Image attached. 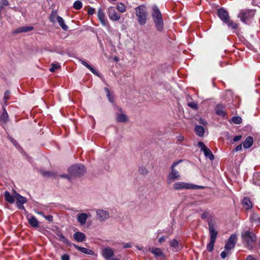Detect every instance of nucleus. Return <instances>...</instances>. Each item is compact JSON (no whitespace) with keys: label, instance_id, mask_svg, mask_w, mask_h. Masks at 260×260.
I'll return each instance as SVG.
<instances>
[{"label":"nucleus","instance_id":"obj_1","mask_svg":"<svg viewBox=\"0 0 260 260\" xmlns=\"http://www.w3.org/2000/svg\"><path fill=\"white\" fill-rule=\"evenodd\" d=\"M68 172V175H62L60 176L69 180L74 177H81L85 173L86 169L82 165L75 164L70 167Z\"/></svg>","mask_w":260,"mask_h":260},{"label":"nucleus","instance_id":"obj_2","mask_svg":"<svg viewBox=\"0 0 260 260\" xmlns=\"http://www.w3.org/2000/svg\"><path fill=\"white\" fill-rule=\"evenodd\" d=\"M152 16L154 22L155 28L158 31H162L164 29V22L160 11L158 7L154 6L152 8Z\"/></svg>","mask_w":260,"mask_h":260},{"label":"nucleus","instance_id":"obj_3","mask_svg":"<svg viewBox=\"0 0 260 260\" xmlns=\"http://www.w3.org/2000/svg\"><path fill=\"white\" fill-rule=\"evenodd\" d=\"M242 238L246 247L249 249H252L256 241L255 234L249 231H247L242 234Z\"/></svg>","mask_w":260,"mask_h":260},{"label":"nucleus","instance_id":"obj_4","mask_svg":"<svg viewBox=\"0 0 260 260\" xmlns=\"http://www.w3.org/2000/svg\"><path fill=\"white\" fill-rule=\"evenodd\" d=\"M182 161V160L180 159L178 161H175L171 165V172L169 174L167 177V180L169 183H172L175 180H179L181 179V176L179 172L177 170H176L175 168L177 165L181 162Z\"/></svg>","mask_w":260,"mask_h":260},{"label":"nucleus","instance_id":"obj_5","mask_svg":"<svg viewBox=\"0 0 260 260\" xmlns=\"http://www.w3.org/2000/svg\"><path fill=\"white\" fill-rule=\"evenodd\" d=\"M204 188L203 186H200L197 185L192 184L191 183H185L183 182H176L173 185V188L175 190H182V189H199Z\"/></svg>","mask_w":260,"mask_h":260},{"label":"nucleus","instance_id":"obj_6","mask_svg":"<svg viewBox=\"0 0 260 260\" xmlns=\"http://www.w3.org/2000/svg\"><path fill=\"white\" fill-rule=\"evenodd\" d=\"M138 21L141 25L145 24L146 22L147 13L144 6H140L135 9Z\"/></svg>","mask_w":260,"mask_h":260},{"label":"nucleus","instance_id":"obj_7","mask_svg":"<svg viewBox=\"0 0 260 260\" xmlns=\"http://www.w3.org/2000/svg\"><path fill=\"white\" fill-rule=\"evenodd\" d=\"M255 12L253 10H241L238 14V18L244 23H247L254 15Z\"/></svg>","mask_w":260,"mask_h":260},{"label":"nucleus","instance_id":"obj_8","mask_svg":"<svg viewBox=\"0 0 260 260\" xmlns=\"http://www.w3.org/2000/svg\"><path fill=\"white\" fill-rule=\"evenodd\" d=\"M198 146L201 148V151H203L206 157H208L210 160H213L214 159V156L212 151L205 146L203 142H199Z\"/></svg>","mask_w":260,"mask_h":260},{"label":"nucleus","instance_id":"obj_9","mask_svg":"<svg viewBox=\"0 0 260 260\" xmlns=\"http://www.w3.org/2000/svg\"><path fill=\"white\" fill-rule=\"evenodd\" d=\"M210 234V240L216 241L217 236V231L216 230L214 222L211 219L208 222Z\"/></svg>","mask_w":260,"mask_h":260},{"label":"nucleus","instance_id":"obj_10","mask_svg":"<svg viewBox=\"0 0 260 260\" xmlns=\"http://www.w3.org/2000/svg\"><path fill=\"white\" fill-rule=\"evenodd\" d=\"M237 241V236L236 234H232L228 239L227 243H226L224 247L226 250H231L233 249L236 245Z\"/></svg>","mask_w":260,"mask_h":260},{"label":"nucleus","instance_id":"obj_11","mask_svg":"<svg viewBox=\"0 0 260 260\" xmlns=\"http://www.w3.org/2000/svg\"><path fill=\"white\" fill-rule=\"evenodd\" d=\"M96 215L98 218L101 221H104L109 218V212L102 209L97 210Z\"/></svg>","mask_w":260,"mask_h":260},{"label":"nucleus","instance_id":"obj_12","mask_svg":"<svg viewBox=\"0 0 260 260\" xmlns=\"http://www.w3.org/2000/svg\"><path fill=\"white\" fill-rule=\"evenodd\" d=\"M217 14L218 16L223 22H226L228 21V19H230L228 11L223 8H220L217 10Z\"/></svg>","mask_w":260,"mask_h":260},{"label":"nucleus","instance_id":"obj_13","mask_svg":"<svg viewBox=\"0 0 260 260\" xmlns=\"http://www.w3.org/2000/svg\"><path fill=\"white\" fill-rule=\"evenodd\" d=\"M108 13L110 19L112 20L117 21L120 18V15L116 12L113 7H110L108 9Z\"/></svg>","mask_w":260,"mask_h":260},{"label":"nucleus","instance_id":"obj_14","mask_svg":"<svg viewBox=\"0 0 260 260\" xmlns=\"http://www.w3.org/2000/svg\"><path fill=\"white\" fill-rule=\"evenodd\" d=\"M98 17L101 23V24L106 26L108 24V22L105 18V15L104 11L101 8H100L98 11Z\"/></svg>","mask_w":260,"mask_h":260},{"label":"nucleus","instance_id":"obj_15","mask_svg":"<svg viewBox=\"0 0 260 260\" xmlns=\"http://www.w3.org/2000/svg\"><path fill=\"white\" fill-rule=\"evenodd\" d=\"M90 216V214H86V213H80L78 214L77 216V219L78 222L81 225H83L85 224L86 223V220L88 217Z\"/></svg>","mask_w":260,"mask_h":260},{"label":"nucleus","instance_id":"obj_16","mask_svg":"<svg viewBox=\"0 0 260 260\" xmlns=\"http://www.w3.org/2000/svg\"><path fill=\"white\" fill-rule=\"evenodd\" d=\"M27 218L28 223L32 227L38 228L39 226V222L35 216H28Z\"/></svg>","mask_w":260,"mask_h":260},{"label":"nucleus","instance_id":"obj_17","mask_svg":"<svg viewBox=\"0 0 260 260\" xmlns=\"http://www.w3.org/2000/svg\"><path fill=\"white\" fill-rule=\"evenodd\" d=\"M9 120L8 114L6 109L3 107V111L0 113V123L6 124Z\"/></svg>","mask_w":260,"mask_h":260},{"label":"nucleus","instance_id":"obj_18","mask_svg":"<svg viewBox=\"0 0 260 260\" xmlns=\"http://www.w3.org/2000/svg\"><path fill=\"white\" fill-rule=\"evenodd\" d=\"M74 247L78 250L79 251L81 252L82 253H83L84 254H86L90 255H94V252L91 249H87L84 247H80L76 244H73Z\"/></svg>","mask_w":260,"mask_h":260},{"label":"nucleus","instance_id":"obj_19","mask_svg":"<svg viewBox=\"0 0 260 260\" xmlns=\"http://www.w3.org/2000/svg\"><path fill=\"white\" fill-rule=\"evenodd\" d=\"M224 106L222 104H218L216 105L215 111L217 115L224 117L225 116V112L224 111Z\"/></svg>","mask_w":260,"mask_h":260},{"label":"nucleus","instance_id":"obj_20","mask_svg":"<svg viewBox=\"0 0 260 260\" xmlns=\"http://www.w3.org/2000/svg\"><path fill=\"white\" fill-rule=\"evenodd\" d=\"M75 240L79 242H82L85 241L86 239L85 235L80 232H75L73 235Z\"/></svg>","mask_w":260,"mask_h":260},{"label":"nucleus","instance_id":"obj_21","mask_svg":"<svg viewBox=\"0 0 260 260\" xmlns=\"http://www.w3.org/2000/svg\"><path fill=\"white\" fill-rule=\"evenodd\" d=\"M103 256L107 259L111 258L114 255V252L110 248H106L103 250Z\"/></svg>","mask_w":260,"mask_h":260},{"label":"nucleus","instance_id":"obj_22","mask_svg":"<svg viewBox=\"0 0 260 260\" xmlns=\"http://www.w3.org/2000/svg\"><path fill=\"white\" fill-rule=\"evenodd\" d=\"M34 27L31 26H23L20 27L18 28H17L16 30H14V33L15 34H18V33H21V32H28L29 31H31L33 30Z\"/></svg>","mask_w":260,"mask_h":260},{"label":"nucleus","instance_id":"obj_23","mask_svg":"<svg viewBox=\"0 0 260 260\" xmlns=\"http://www.w3.org/2000/svg\"><path fill=\"white\" fill-rule=\"evenodd\" d=\"M253 144V139L252 137L249 136L246 138L243 143V146L244 148L247 149L250 148Z\"/></svg>","mask_w":260,"mask_h":260},{"label":"nucleus","instance_id":"obj_24","mask_svg":"<svg viewBox=\"0 0 260 260\" xmlns=\"http://www.w3.org/2000/svg\"><path fill=\"white\" fill-rule=\"evenodd\" d=\"M4 197L6 201L7 202L10 204H13L15 202V198L8 191L5 192Z\"/></svg>","mask_w":260,"mask_h":260},{"label":"nucleus","instance_id":"obj_25","mask_svg":"<svg viewBox=\"0 0 260 260\" xmlns=\"http://www.w3.org/2000/svg\"><path fill=\"white\" fill-rule=\"evenodd\" d=\"M170 245L174 250L176 251H179L181 249V246L179 245L178 241L176 239H173L170 241Z\"/></svg>","mask_w":260,"mask_h":260},{"label":"nucleus","instance_id":"obj_26","mask_svg":"<svg viewBox=\"0 0 260 260\" xmlns=\"http://www.w3.org/2000/svg\"><path fill=\"white\" fill-rule=\"evenodd\" d=\"M80 62L85 67H86L88 69H89L93 74H94L96 76H99V73L94 69H93L91 66H90L89 64H88L85 61L80 59Z\"/></svg>","mask_w":260,"mask_h":260},{"label":"nucleus","instance_id":"obj_27","mask_svg":"<svg viewBox=\"0 0 260 260\" xmlns=\"http://www.w3.org/2000/svg\"><path fill=\"white\" fill-rule=\"evenodd\" d=\"M194 131L196 134L200 137H202L205 133L204 128L203 126L199 125L195 126Z\"/></svg>","mask_w":260,"mask_h":260},{"label":"nucleus","instance_id":"obj_28","mask_svg":"<svg viewBox=\"0 0 260 260\" xmlns=\"http://www.w3.org/2000/svg\"><path fill=\"white\" fill-rule=\"evenodd\" d=\"M57 21L59 24L60 26L64 30H67L68 29V26L64 23V20L59 16L56 17Z\"/></svg>","mask_w":260,"mask_h":260},{"label":"nucleus","instance_id":"obj_29","mask_svg":"<svg viewBox=\"0 0 260 260\" xmlns=\"http://www.w3.org/2000/svg\"><path fill=\"white\" fill-rule=\"evenodd\" d=\"M243 207L246 209H250L252 208V203L250 199L247 197H245L243 201Z\"/></svg>","mask_w":260,"mask_h":260},{"label":"nucleus","instance_id":"obj_30","mask_svg":"<svg viewBox=\"0 0 260 260\" xmlns=\"http://www.w3.org/2000/svg\"><path fill=\"white\" fill-rule=\"evenodd\" d=\"M56 235L58 237V240L66 244H69V242L68 240L64 236L62 233L60 231H58L56 233Z\"/></svg>","mask_w":260,"mask_h":260},{"label":"nucleus","instance_id":"obj_31","mask_svg":"<svg viewBox=\"0 0 260 260\" xmlns=\"http://www.w3.org/2000/svg\"><path fill=\"white\" fill-rule=\"evenodd\" d=\"M15 198L17 200L16 203H19V204H24L27 202V199L25 197L21 196L18 193H16Z\"/></svg>","mask_w":260,"mask_h":260},{"label":"nucleus","instance_id":"obj_32","mask_svg":"<svg viewBox=\"0 0 260 260\" xmlns=\"http://www.w3.org/2000/svg\"><path fill=\"white\" fill-rule=\"evenodd\" d=\"M116 119L119 122H126L128 121L127 116L124 114H117Z\"/></svg>","mask_w":260,"mask_h":260},{"label":"nucleus","instance_id":"obj_33","mask_svg":"<svg viewBox=\"0 0 260 260\" xmlns=\"http://www.w3.org/2000/svg\"><path fill=\"white\" fill-rule=\"evenodd\" d=\"M151 252L156 256H161L163 255V253L158 248H152Z\"/></svg>","mask_w":260,"mask_h":260},{"label":"nucleus","instance_id":"obj_34","mask_svg":"<svg viewBox=\"0 0 260 260\" xmlns=\"http://www.w3.org/2000/svg\"><path fill=\"white\" fill-rule=\"evenodd\" d=\"M41 173L43 176L46 177H55L56 176L55 173L53 172L41 171Z\"/></svg>","mask_w":260,"mask_h":260},{"label":"nucleus","instance_id":"obj_35","mask_svg":"<svg viewBox=\"0 0 260 260\" xmlns=\"http://www.w3.org/2000/svg\"><path fill=\"white\" fill-rule=\"evenodd\" d=\"M224 23L228 25L229 27L232 29H236L238 26L236 23L232 20H230V19H228V21L224 22Z\"/></svg>","mask_w":260,"mask_h":260},{"label":"nucleus","instance_id":"obj_36","mask_svg":"<svg viewBox=\"0 0 260 260\" xmlns=\"http://www.w3.org/2000/svg\"><path fill=\"white\" fill-rule=\"evenodd\" d=\"M216 241L210 240L209 243L207 245V249L209 252L213 251L214 249V243Z\"/></svg>","mask_w":260,"mask_h":260},{"label":"nucleus","instance_id":"obj_37","mask_svg":"<svg viewBox=\"0 0 260 260\" xmlns=\"http://www.w3.org/2000/svg\"><path fill=\"white\" fill-rule=\"evenodd\" d=\"M242 121V119L240 116H234L231 119V122L234 124H240Z\"/></svg>","mask_w":260,"mask_h":260},{"label":"nucleus","instance_id":"obj_38","mask_svg":"<svg viewBox=\"0 0 260 260\" xmlns=\"http://www.w3.org/2000/svg\"><path fill=\"white\" fill-rule=\"evenodd\" d=\"M73 7L75 10H79L82 7V3L79 1H76L74 3Z\"/></svg>","mask_w":260,"mask_h":260},{"label":"nucleus","instance_id":"obj_39","mask_svg":"<svg viewBox=\"0 0 260 260\" xmlns=\"http://www.w3.org/2000/svg\"><path fill=\"white\" fill-rule=\"evenodd\" d=\"M251 218L253 221L260 223V217H259L257 214H252L251 216Z\"/></svg>","mask_w":260,"mask_h":260},{"label":"nucleus","instance_id":"obj_40","mask_svg":"<svg viewBox=\"0 0 260 260\" xmlns=\"http://www.w3.org/2000/svg\"><path fill=\"white\" fill-rule=\"evenodd\" d=\"M188 106L193 110H198V105L197 103L194 102H190L187 104Z\"/></svg>","mask_w":260,"mask_h":260},{"label":"nucleus","instance_id":"obj_41","mask_svg":"<svg viewBox=\"0 0 260 260\" xmlns=\"http://www.w3.org/2000/svg\"><path fill=\"white\" fill-rule=\"evenodd\" d=\"M139 172L140 174L144 175H146L148 173V171L145 167H141L139 168Z\"/></svg>","mask_w":260,"mask_h":260},{"label":"nucleus","instance_id":"obj_42","mask_svg":"<svg viewBox=\"0 0 260 260\" xmlns=\"http://www.w3.org/2000/svg\"><path fill=\"white\" fill-rule=\"evenodd\" d=\"M105 90L107 92V96L108 97L109 101L111 103H113L114 102V99L112 97V96L110 94L109 90L107 87L105 88Z\"/></svg>","mask_w":260,"mask_h":260},{"label":"nucleus","instance_id":"obj_43","mask_svg":"<svg viewBox=\"0 0 260 260\" xmlns=\"http://www.w3.org/2000/svg\"><path fill=\"white\" fill-rule=\"evenodd\" d=\"M60 68V66L59 64L52 63L51 64V68L50 69L51 72H54L55 71Z\"/></svg>","mask_w":260,"mask_h":260},{"label":"nucleus","instance_id":"obj_44","mask_svg":"<svg viewBox=\"0 0 260 260\" xmlns=\"http://www.w3.org/2000/svg\"><path fill=\"white\" fill-rule=\"evenodd\" d=\"M57 16L56 12H52L50 17V21L52 22H54L55 21V19L56 18Z\"/></svg>","mask_w":260,"mask_h":260},{"label":"nucleus","instance_id":"obj_45","mask_svg":"<svg viewBox=\"0 0 260 260\" xmlns=\"http://www.w3.org/2000/svg\"><path fill=\"white\" fill-rule=\"evenodd\" d=\"M10 91L9 90H6L4 93V100L5 102H7L10 99Z\"/></svg>","mask_w":260,"mask_h":260},{"label":"nucleus","instance_id":"obj_46","mask_svg":"<svg viewBox=\"0 0 260 260\" xmlns=\"http://www.w3.org/2000/svg\"><path fill=\"white\" fill-rule=\"evenodd\" d=\"M117 9L120 12H124L125 11V6L124 5L121 4L120 5L117 6Z\"/></svg>","mask_w":260,"mask_h":260},{"label":"nucleus","instance_id":"obj_47","mask_svg":"<svg viewBox=\"0 0 260 260\" xmlns=\"http://www.w3.org/2000/svg\"><path fill=\"white\" fill-rule=\"evenodd\" d=\"M43 217L46 219L48 221H50V222H52L53 220V217L52 215H43Z\"/></svg>","mask_w":260,"mask_h":260},{"label":"nucleus","instance_id":"obj_48","mask_svg":"<svg viewBox=\"0 0 260 260\" xmlns=\"http://www.w3.org/2000/svg\"><path fill=\"white\" fill-rule=\"evenodd\" d=\"M70 257L69 254H64L62 255L61 257V260H70Z\"/></svg>","mask_w":260,"mask_h":260},{"label":"nucleus","instance_id":"obj_49","mask_svg":"<svg viewBox=\"0 0 260 260\" xmlns=\"http://www.w3.org/2000/svg\"><path fill=\"white\" fill-rule=\"evenodd\" d=\"M94 12H95V9L93 8L90 7L88 9V14L89 15H91L93 14L94 13Z\"/></svg>","mask_w":260,"mask_h":260},{"label":"nucleus","instance_id":"obj_50","mask_svg":"<svg viewBox=\"0 0 260 260\" xmlns=\"http://www.w3.org/2000/svg\"><path fill=\"white\" fill-rule=\"evenodd\" d=\"M241 138H242V136H241V135L235 136L233 138V141L234 142H237V141L240 140Z\"/></svg>","mask_w":260,"mask_h":260},{"label":"nucleus","instance_id":"obj_51","mask_svg":"<svg viewBox=\"0 0 260 260\" xmlns=\"http://www.w3.org/2000/svg\"><path fill=\"white\" fill-rule=\"evenodd\" d=\"M10 140L11 141V142L16 146V147H17L19 146V144L18 143H17V142L14 140V139H13L12 138H9Z\"/></svg>","mask_w":260,"mask_h":260},{"label":"nucleus","instance_id":"obj_52","mask_svg":"<svg viewBox=\"0 0 260 260\" xmlns=\"http://www.w3.org/2000/svg\"><path fill=\"white\" fill-rule=\"evenodd\" d=\"M177 139L178 142L181 143L184 140V138L182 135H180L177 137Z\"/></svg>","mask_w":260,"mask_h":260},{"label":"nucleus","instance_id":"obj_53","mask_svg":"<svg viewBox=\"0 0 260 260\" xmlns=\"http://www.w3.org/2000/svg\"><path fill=\"white\" fill-rule=\"evenodd\" d=\"M209 213L208 212H204L202 215L201 217L202 219H206L208 217Z\"/></svg>","mask_w":260,"mask_h":260},{"label":"nucleus","instance_id":"obj_54","mask_svg":"<svg viewBox=\"0 0 260 260\" xmlns=\"http://www.w3.org/2000/svg\"><path fill=\"white\" fill-rule=\"evenodd\" d=\"M23 204H19V203H16V205L17 207L20 209L24 210V207L23 205Z\"/></svg>","mask_w":260,"mask_h":260},{"label":"nucleus","instance_id":"obj_55","mask_svg":"<svg viewBox=\"0 0 260 260\" xmlns=\"http://www.w3.org/2000/svg\"><path fill=\"white\" fill-rule=\"evenodd\" d=\"M227 253L225 251H222L220 253V256L222 258L224 259L226 257Z\"/></svg>","mask_w":260,"mask_h":260},{"label":"nucleus","instance_id":"obj_56","mask_svg":"<svg viewBox=\"0 0 260 260\" xmlns=\"http://www.w3.org/2000/svg\"><path fill=\"white\" fill-rule=\"evenodd\" d=\"M242 150V145L241 144L240 145H239L238 146H237L235 149V151H240Z\"/></svg>","mask_w":260,"mask_h":260},{"label":"nucleus","instance_id":"obj_57","mask_svg":"<svg viewBox=\"0 0 260 260\" xmlns=\"http://www.w3.org/2000/svg\"><path fill=\"white\" fill-rule=\"evenodd\" d=\"M131 247H132V245H131V243H125L123 245V248H131Z\"/></svg>","mask_w":260,"mask_h":260},{"label":"nucleus","instance_id":"obj_58","mask_svg":"<svg viewBox=\"0 0 260 260\" xmlns=\"http://www.w3.org/2000/svg\"><path fill=\"white\" fill-rule=\"evenodd\" d=\"M246 260H256V259L252 255H249L247 256Z\"/></svg>","mask_w":260,"mask_h":260},{"label":"nucleus","instance_id":"obj_59","mask_svg":"<svg viewBox=\"0 0 260 260\" xmlns=\"http://www.w3.org/2000/svg\"><path fill=\"white\" fill-rule=\"evenodd\" d=\"M199 121L200 123L203 124L204 125H205L207 123L206 120L202 118L200 119Z\"/></svg>","mask_w":260,"mask_h":260},{"label":"nucleus","instance_id":"obj_60","mask_svg":"<svg viewBox=\"0 0 260 260\" xmlns=\"http://www.w3.org/2000/svg\"><path fill=\"white\" fill-rule=\"evenodd\" d=\"M2 4L4 6H8L9 2L7 0H2Z\"/></svg>","mask_w":260,"mask_h":260},{"label":"nucleus","instance_id":"obj_61","mask_svg":"<svg viewBox=\"0 0 260 260\" xmlns=\"http://www.w3.org/2000/svg\"><path fill=\"white\" fill-rule=\"evenodd\" d=\"M166 240V238H165L164 236H162L161 237H160L159 239V242L160 243H162L164 242Z\"/></svg>","mask_w":260,"mask_h":260},{"label":"nucleus","instance_id":"obj_62","mask_svg":"<svg viewBox=\"0 0 260 260\" xmlns=\"http://www.w3.org/2000/svg\"><path fill=\"white\" fill-rule=\"evenodd\" d=\"M36 213H37L38 214H39V215H42V216H43V215H44V213H43L42 212H39V211H38V212H36Z\"/></svg>","mask_w":260,"mask_h":260},{"label":"nucleus","instance_id":"obj_63","mask_svg":"<svg viewBox=\"0 0 260 260\" xmlns=\"http://www.w3.org/2000/svg\"><path fill=\"white\" fill-rule=\"evenodd\" d=\"M108 260H119L118 258H110L109 259H108Z\"/></svg>","mask_w":260,"mask_h":260},{"label":"nucleus","instance_id":"obj_64","mask_svg":"<svg viewBox=\"0 0 260 260\" xmlns=\"http://www.w3.org/2000/svg\"><path fill=\"white\" fill-rule=\"evenodd\" d=\"M115 59V60H116V61H117L118 60V58H117V57H115V59Z\"/></svg>","mask_w":260,"mask_h":260}]
</instances>
